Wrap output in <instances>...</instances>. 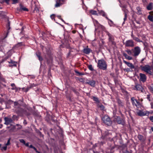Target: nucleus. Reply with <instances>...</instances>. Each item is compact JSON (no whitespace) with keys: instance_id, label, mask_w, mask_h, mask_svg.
Listing matches in <instances>:
<instances>
[{"instance_id":"f257e3e1","label":"nucleus","mask_w":153,"mask_h":153,"mask_svg":"<svg viewBox=\"0 0 153 153\" xmlns=\"http://www.w3.org/2000/svg\"><path fill=\"white\" fill-rule=\"evenodd\" d=\"M141 69L146 74L150 75H153V68L151 67L149 65H146L144 66L141 65L140 66Z\"/></svg>"},{"instance_id":"f03ea898","label":"nucleus","mask_w":153,"mask_h":153,"mask_svg":"<svg viewBox=\"0 0 153 153\" xmlns=\"http://www.w3.org/2000/svg\"><path fill=\"white\" fill-rule=\"evenodd\" d=\"M97 67L100 69L105 70L107 69V65L104 59L98 60Z\"/></svg>"},{"instance_id":"7ed1b4c3","label":"nucleus","mask_w":153,"mask_h":153,"mask_svg":"<svg viewBox=\"0 0 153 153\" xmlns=\"http://www.w3.org/2000/svg\"><path fill=\"white\" fill-rule=\"evenodd\" d=\"M102 120L103 122L108 126L111 125L112 122L110 118L108 115H105L102 118Z\"/></svg>"},{"instance_id":"20e7f679","label":"nucleus","mask_w":153,"mask_h":153,"mask_svg":"<svg viewBox=\"0 0 153 153\" xmlns=\"http://www.w3.org/2000/svg\"><path fill=\"white\" fill-rule=\"evenodd\" d=\"M123 44L127 47H133L134 46V42L132 39L127 40L125 42L123 41Z\"/></svg>"},{"instance_id":"39448f33","label":"nucleus","mask_w":153,"mask_h":153,"mask_svg":"<svg viewBox=\"0 0 153 153\" xmlns=\"http://www.w3.org/2000/svg\"><path fill=\"white\" fill-rule=\"evenodd\" d=\"M134 54L133 56H138L141 52V49L140 47L139 46H136L134 48V49H131Z\"/></svg>"},{"instance_id":"423d86ee","label":"nucleus","mask_w":153,"mask_h":153,"mask_svg":"<svg viewBox=\"0 0 153 153\" xmlns=\"http://www.w3.org/2000/svg\"><path fill=\"white\" fill-rule=\"evenodd\" d=\"M111 134L108 131H105L104 132L102 133V137L103 139H110L112 138Z\"/></svg>"},{"instance_id":"0eeeda50","label":"nucleus","mask_w":153,"mask_h":153,"mask_svg":"<svg viewBox=\"0 0 153 153\" xmlns=\"http://www.w3.org/2000/svg\"><path fill=\"white\" fill-rule=\"evenodd\" d=\"M107 35L108 36L109 42L111 43L112 45L115 46L116 43L114 41V36L108 32H107Z\"/></svg>"},{"instance_id":"6e6552de","label":"nucleus","mask_w":153,"mask_h":153,"mask_svg":"<svg viewBox=\"0 0 153 153\" xmlns=\"http://www.w3.org/2000/svg\"><path fill=\"white\" fill-rule=\"evenodd\" d=\"M85 83L89 85L92 87H94L95 86L96 82L93 79H87L86 80Z\"/></svg>"},{"instance_id":"1a4fd4ad","label":"nucleus","mask_w":153,"mask_h":153,"mask_svg":"<svg viewBox=\"0 0 153 153\" xmlns=\"http://www.w3.org/2000/svg\"><path fill=\"white\" fill-rule=\"evenodd\" d=\"M137 115L140 116H143L145 115H148L149 114V112L147 111H143L142 110H139L137 112Z\"/></svg>"},{"instance_id":"9d476101","label":"nucleus","mask_w":153,"mask_h":153,"mask_svg":"<svg viewBox=\"0 0 153 153\" xmlns=\"http://www.w3.org/2000/svg\"><path fill=\"white\" fill-rule=\"evenodd\" d=\"M140 79L139 80L143 82H145L147 79V77L144 74L140 73L139 74Z\"/></svg>"},{"instance_id":"9b49d317","label":"nucleus","mask_w":153,"mask_h":153,"mask_svg":"<svg viewBox=\"0 0 153 153\" xmlns=\"http://www.w3.org/2000/svg\"><path fill=\"white\" fill-rule=\"evenodd\" d=\"M134 90L140 91L141 92L144 93L145 92V90L142 87V86L140 84H136L134 86Z\"/></svg>"},{"instance_id":"f8f14e48","label":"nucleus","mask_w":153,"mask_h":153,"mask_svg":"<svg viewBox=\"0 0 153 153\" xmlns=\"http://www.w3.org/2000/svg\"><path fill=\"white\" fill-rule=\"evenodd\" d=\"M114 120L115 121L119 124H123L124 123V121L123 119L119 116H116Z\"/></svg>"},{"instance_id":"ddd939ff","label":"nucleus","mask_w":153,"mask_h":153,"mask_svg":"<svg viewBox=\"0 0 153 153\" xmlns=\"http://www.w3.org/2000/svg\"><path fill=\"white\" fill-rule=\"evenodd\" d=\"M4 120L5 122L4 124L7 125H8L10 123H12L13 122L12 119L10 118L5 117L4 118Z\"/></svg>"},{"instance_id":"4468645a","label":"nucleus","mask_w":153,"mask_h":153,"mask_svg":"<svg viewBox=\"0 0 153 153\" xmlns=\"http://www.w3.org/2000/svg\"><path fill=\"white\" fill-rule=\"evenodd\" d=\"M123 10L124 12V14L125 17L123 19L124 22H123V24L124 23V22L127 19V14L128 13V11L127 9L126 8L123 9Z\"/></svg>"},{"instance_id":"2eb2a0df","label":"nucleus","mask_w":153,"mask_h":153,"mask_svg":"<svg viewBox=\"0 0 153 153\" xmlns=\"http://www.w3.org/2000/svg\"><path fill=\"white\" fill-rule=\"evenodd\" d=\"M63 1H64L62 0H57L55 7H60L63 4Z\"/></svg>"},{"instance_id":"dca6fc26","label":"nucleus","mask_w":153,"mask_h":153,"mask_svg":"<svg viewBox=\"0 0 153 153\" xmlns=\"http://www.w3.org/2000/svg\"><path fill=\"white\" fill-rule=\"evenodd\" d=\"M99 13L100 15H102V16L105 17L107 19L109 20L112 23H113L112 21L109 19L106 16V14L105 12L102 10H101L100 11L98 10Z\"/></svg>"},{"instance_id":"f3484780","label":"nucleus","mask_w":153,"mask_h":153,"mask_svg":"<svg viewBox=\"0 0 153 153\" xmlns=\"http://www.w3.org/2000/svg\"><path fill=\"white\" fill-rule=\"evenodd\" d=\"M117 103L119 107L121 108L124 107V103L122 102L120 99H118L117 100Z\"/></svg>"},{"instance_id":"a211bd4d","label":"nucleus","mask_w":153,"mask_h":153,"mask_svg":"<svg viewBox=\"0 0 153 153\" xmlns=\"http://www.w3.org/2000/svg\"><path fill=\"white\" fill-rule=\"evenodd\" d=\"M83 51L84 53L87 54H88L91 52H92V50L88 48H84Z\"/></svg>"},{"instance_id":"6ab92c4d","label":"nucleus","mask_w":153,"mask_h":153,"mask_svg":"<svg viewBox=\"0 0 153 153\" xmlns=\"http://www.w3.org/2000/svg\"><path fill=\"white\" fill-rule=\"evenodd\" d=\"M123 62L129 67L131 69H133L134 68V67L133 64L125 60L123 61Z\"/></svg>"},{"instance_id":"aec40b11","label":"nucleus","mask_w":153,"mask_h":153,"mask_svg":"<svg viewBox=\"0 0 153 153\" xmlns=\"http://www.w3.org/2000/svg\"><path fill=\"white\" fill-rule=\"evenodd\" d=\"M20 8L19 9V11H21L22 10L25 11H28V9L26 8L25 7H24L21 4H20Z\"/></svg>"},{"instance_id":"412c9836","label":"nucleus","mask_w":153,"mask_h":153,"mask_svg":"<svg viewBox=\"0 0 153 153\" xmlns=\"http://www.w3.org/2000/svg\"><path fill=\"white\" fill-rule=\"evenodd\" d=\"M153 8V4L152 2L149 3V4L147 6L146 8L148 10H152Z\"/></svg>"},{"instance_id":"4be33fe9","label":"nucleus","mask_w":153,"mask_h":153,"mask_svg":"<svg viewBox=\"0 0 153 153\" xmlns=\"http://www.w3.org/2000/svg\"><path fill=\"white\" fill-rule=\"evenodd\" d=\"M131 100L132 103L133 105L137 107V105L136 103H135V99L134 97H132L131 98Z\"/></svg>"},{"instance_id":"5701e85b","label":"nucleus","mask_w":153,"mask_h":153,"mask_svg":"<svg viewBox=\"0 0 153 153\" xmlns=\"http://www.w3.org/2000/svg\"><path fill=\"white\" fill-rule=\"evenodd\" d=\"M36 55L40 61H42L43 60L42 58L40 55L41 54L40 52H39L38 53H36Z\"/></svg>"},{"instance_id":"b1692460","label":"nucleus","mask_w":153,"mask_h":153,"mask_svg":"<svg viewBox=\"0 0 153 153\" xmlns=\"http://www.w3.org/2000/svg\"><path fill=\"white\" fill-rule=\"evenodd\" d=\"M149 89L150 91L153 93V84H151L149 85L148 86Z\"/></svg>"},{"instance_id":"393cba45","label":"nucleus","mask_w":153,"mask_h":153,"mask_svg":"<svg viewBox=\"0 0 153 153\" xmlns=\"http://www.w3.org/2000/svg\"><path fill=\"white\" fill-rule=\"evenodd\" d=\"M136 9L137 11V14L138 15H141L142 14L141 9L139 7H137Z\"/></svg>"},{"instance_id":"a878e982","label":"nucleus","mask_w":153,"mask_h":153,"mask_svg":"<svg viewBox=\"0 0 153 153\" xmlns=\"http://www.w3.org/2000/svg\"><path fill=\"white\" fill-rule=\"evenodd\" d=\"M98 106L100 108V109L101 110L104 111L105 110V106L102 104H99Z\"/></svg>"},{"instance_id":"bb28decb","label":"nucleus","mask_w":153,"mask_h":153,"mask_svg":"<svg viewBox=\"0 0 153 153\" xmlns=\"http://www.w3.org/2000/svg\"><path fill=\"white\" fill-rule=\"evenodd\" d=\"M92 97H93L92 99L94 101H95L97 102H100V101L98 99V98L97 97H94V96H93Z\"/></svg>"},{"instance_id":"cd10ccee","label":"nucleus","mask_w":153,"mask_h":153,"mask_svg":"<svg viewBox=\"0 0 153 153\" xmlns=\"http://www.w3.org/2000/svg\"><path fill=\"white\" fill-rule=\"evenodd\" d=\"M90 12L91 14L93 15H97V12L95 10H91L90 11Z\"/></svg>"},{"instance_id":"c85d7f7f","label":"nucleus","mask_w":153,"mask_h":153,"mask_svg":"<svg viewBox=\"0 0 153 153\" xmlns=\"http://www.w3.org/2000/svg\"><path fill=\"white\" fill-rule=\"evenodd\" d=\"M148 18L151 22H153V16L149 15L148 16Z\"/></svg>"},{"instance_id":"c756f323","label":"nucleus","mask_w":153,"mask_h":153,"mask_svg":"<svg viewBox=\"0 0 153 153\" xmlns=\"http://www.w3.org/2000/svg\"><path fill=\"white\" fill-rule=\"evenodd\" d=\"M88 68L89 70L91 71H93L94 70V69L93 68L92 65H90L88 66Z\"/></svg>"},{"instance_id":"7c9ffc66","label":"nucleus","mask_w":153,"mask_h":153,"mask_svg":"<svg viewBox=\"0 0 153 153\" xmlns=\"http://www.w3.org/2000/svg\"><path fill=\"white\" fill-rule=\"evenodd\" d=\"M133 40L138 42H143L142 41L140 40L138 38L136 37H135Z\"/></svg>"},{"instance_id":"2f4dec72","label":"nucleus","mask_w":153,"mask_h":153,"mask_svg":"<svg viewBox=\"0 0 153 153\" xmlns=\"http://www.w3.org/2000/svg\"><path fill=\"white\" fill-rule=\"evenodd\" d=\"M23 45V44L22 42L18 43L16 45V47H18L19 46H22Z\"/></svg>"},{"instance_id":"473e14b6","label":"nucleus","mask_w":153,"mask_h":153,"mask_svg":"<svg viewBox=\"0 0 153 153\" xmlns=\"http://www.w3.org/2000/svg\"><path fill=\"white\" fill-rule=\"evenodd\" d=\"M131 50H126V51L127 52L128 54L129 55H131L132 54V52H131Z\"/></svg>"},{"instance_id":"72a5a7b5","label":"nucleus","mask_w":153,"mask_h":153,"mask_svg":"<svg viewBox=\"0 0 153 153\" xmlns=\"http://www.w3.org/2000/svg\"><path fill=\"white\" fill-rule=\"evenodd\" d=\"M12 120H17V117L16 115H13L12 117Z\"/></svg>"},{"instance_id":"f704fd0d","label":"nucleus","mask_w":153,"mask_h":153,"mask_svg":"<svg viewBox=\"0 0 153 153\" xmlns=\"http://www.w3.org/2000/svg\"><path fill=\"white\" fill-rule=\"evenodd\" d=\"M143 138V136L142 135L139 134L138 136V139L140 140H141Z\"/></svg>"},{"instance_id":"c9c22d12","label":"nucleus","mask_w":153,"mask_h":153,"mask_svg":"<svg viewBox=\"0 0 153 153\" xmlns=\"http://www.w3.org/2000/svg\"><path fill=\"white\" fill-rule=\"evenodd\" d=\"M13 1L12 4H13L17 3L19 2V0H12Z\"/></svg>"},{"instance_id":"e433bc0d","label":"nucleus","mask_w":153,"mask_h":153,"mask_svg":"<svg viewBox=\"0 0 153 153\" xmlns=\"http://www.w3.org/2000/svg\"><path fill=\"white\" fill-rule=\"evenodd\" d=\"M16 126H17L19 127L18 128V129H21L22 127V126L21 125L19 124H16L15 126H14V127L15 128Z\"/></svg>"},{"instance_id":"4c0bfd02","label":"nucleus","mask_w":153,"mask_h":153,"mask_svg":"<svg viewBox=\"0 0 153 153\" xmlns=\"http://www.w3.org/2000/svg\"><path fill=\"white\" fill-rule=\"evenodd\" d=\"M55 16V14H53L51 15V16H50L52 20L53 19L54 21H55V19H54Z\"/></svg>"},{"instance_id":"58836bf2","label":"nucleus","mask_w":153,"mask_h":153,"mask_svg":"<svg viewBox=\"0 0 153 153\" xmlns=\"http://www.w3.org/2000/svg\"><path fill=\"white\" fill-rule=\"evenodd\" d=\"M19 103L17 102H14V105L15 106V108L16 107V106H19Z\"/></svg>"},{"instance_id":"ea45409f","label":"nucleus","mask_w":153,"mask_h":153,"mask_svg":"<svg viewBox=\"0 0 153 153\" xmlns=\"http://www.w3.org/2000/svg\"><path fill=\"white\" fill-rule=\"evenodd\" d=\"M143 44V45L145 48H146L148 46V44L146 42H144L143 41L142 42Z\"/></svg>"},{"instance_id":"a19ab883","label":"nucleus","mask_w":153,"mask_h":153,"mask_svg":"<svg viewBox=\"0 0 153 153\" xmlns=\"http://www.w3.org/2000/svg\"><path fill=\"white\" fill-rule=\"evenodd\" d=\"M135 101L136 102L137 104V106H139L140 105V103L138 101L135 99Z\"/></svg>"},{"instance_id":"79ce46f5","label":"nucleus","mask_w":153,"mask_h":153,"mask_svg":"<svg viewBox=\"0 0 153 153\" xmlns=\"http://www.w3.org/2000/svg\"><path fill=\"white\" fill-rule=\"evenodd\" d=\"M19 140L21 143H23L24 144H25V142L23 139H20Z\"/></svg>"},{"instance_id":"37998d69","label":"nucleus","mask_w":153,"mask_h":153,"mask_svg":"<svg viewBox=\"0 0 153 153\" xmlns=\"http://www.w3.org/2000/svg\"><path fill=\"white\" fill-rule=\"evenodd\" d=\"M75 72L77 74H79V75H84V74H82V73H80L79 72L77 71H75Z\"/></svg>"},{"instance_id":"c03bdc74","label":"nucleus","mask_w":153,"mask_h":153,"mask_svg":"<svg viewBox=\"0 0 153 153\" xmlns=\"http://www.w3.org/2000/svg\"><path fill=\"white\" fill-rule=\"evenodd\" d=\"M10 139H9L7 141V143L5 145L6 146H8L10 144Z\"/></svg>"},{"instance_id":"a18cd8bd","label":"nucleus","mask_w":153,"mask_h":153,"mask_svg":"<svg viewBox=\"0 0 153 153\" xmlns=\"http://www.w3.org/2000/svg\"><path fill=\"white\" fill-rule=\"evenodd\" d=\"M7 146H5L1 148V150H4L5 151L6 150H7Z\"/></svg>"},{"instance_id":"49530a36","label":"nucleus","mask_w":153,"mask_h":153,"mask_svg":"<svg viewBox=\"0 0 153 153\" xmlns=\"http://www.w3.org/2000/svg\"><path fill=\"white\" fill-rule=\"evenodd\" d=\"M147 98L149 101H151L150 96L148 94L147 95Z\"/></svg>"},{"instance_id":"de8ad7c7","label":"nucleus","mask_w":153,"mask_h":153,"mask_svg":"<svg viewBox=\"0 0 153 153\" xmlns=\"http://www.w3.org/2000/svg\"><path fill=\"white\" fill-rule=\"evenodd\" d=\"M18 112H22L23 109L22 108H19V110H16Z\"/></svg>"},{"instance_id":"09e8293b","label":"nucleus","mask_w":153,"mask_h":153,"mask_svg":"<svg viewBox=\"0 0 153 153\" xmlns=\"http://www.w3.org/2000/svg\"><path fill=\"white\" fill-rule=\"evenodd\" d=\"M123 56L125 57V58L126 59L127 57L128 56V55H127V54L125 53H123Z\"/></svg>"},{"instance_id":"8fccbe9b","label":"nucleus","mask_w":153,"mask_h":153,"mask_svg":"<svg viewBox=\"0 0 153 153\" xmlns=\"http://www.w3.org/2000/svg\"><path fill=\"white\" fill-rule=\"evenodd\" d=\"M124 71H126V72H127L130 71V69L129 68H127L125 69H124Z\"/></svg>"},{"instance_id":"3c124183","label":"nucleus","mask_w":153,"mask_h":153,"mask_svg":"<svg viewBox=\"0 0 153 153\" xmlns=\"http://www.w3.org/2000/svg\"><path fill=\"white\" fill-rule=\"evenodd\" d=\"M126 59L129 60H131L132 59V57L128 56Z\"/></svg>"},{"instance_id":"603ef678","label":"nucleus","mask_w":153,"mask_h":153,"mask_svg":"<svg viewBox=\"0 0 153 153\" xmlns=\"http://www.w3.org/2000/svg\"><path fill=\"white\" fill-rule=\"evenodd\" d=\"M149 119L153 123V116H150L149 117Z\"/></svg>"},{"instance_id":"864d4df0","label":"nucleus","mask_w":153,"mask_h":153,"mask_svg":"<svg viewBox=\"0 0 153 153\" xmlns=\"http://www.w3.org/2000/svg\"><path fill=\"white\" fill-rule=\"evenodd\" d=\"M72 90L76 94L77 92L75 88H72Z\"/></svg>"},{"instance_id":"5fc2aeb1","label":"nucleus","mask_w":153,"mask_h":153,"mask_svg":"<svg viewBox=\"0 0 153 153\" xmlns=\"http://www.w3.org/2000/svg\"><path fill=\"white\" fill-rule=\"evenodd\" d=\"M33 149L34 150L36 151V153H40V152H39L38 151L37 149L35 147H34L33 148Z\"/></svg>"},{"instance_id":"6e6d98bb","label":"nucleus","mask_w":153,"mask_h":153,"mask_svg":"<svg viewBox=\"0 0 153 153\" xmlns=\"http://www.w3.org/2000/svg\"><path fill=\"white\" fill-rule=\"evenodd\" d=\"M23 123L25 126L26 125V124H27V122L26 121V120H24Z\"/></svg>"},{"instance_id":"4d7b16f0","label":"nucleus","mask_w":153,"mask_h":153,"mask_svg":"<svg viewBox=\"0 0 153 153\" xmlns=\"http://www.w3.org/2000/svg\"><path fill=\"white\" fill-rule=\"evenodd\" d=\"M4 1L7 4H8L10 0H4Z\"/></svg>"},{"instance_id":"13d9d810","label":"nucleus","mask_w":153,"mask_h":153,"mask_svg":"<svg viewBox=\"0 0 153 153\" xmlns=\"http://www.w3.org/2000/svg\"><path fill=\"white\" fill-rule=\"evenodd\" d=\"M131 36L133 39H134L136 37L134 35V34H131Z\"/></svg>"},{"instance_id":"bf43d9fd","label":"nucleus","mask_w":153,"mask_h":153,"mask_svg":"<svg viewBox=\"0 0 153 153\" xmlns=\"http://www.w3.org/2000/svg\"><path fill=\"white\" fill-rule=\"evenodd\" d=\"M9 63L13 64L14 63H15V62L13 61L12 60H10V61L9 62Z\"/></svg>"},{"instance_id":"052dcab7","label":"nucleus","mask_w":153,"mask_h":153,"mask_svg":"<svg viewBox=\"0 0 153 153\" xmlns=\"http://www.w3.org/2000/svg\"><path fill=\"white\" fill-rule=\"evenodd\" d=\"M24 145H25L26 146H27V147H28L29 146V143H25V144H24Z\"/></svg>"},{"instance_id":"680f3d73","label":"nucleus","mask_w":153,"mask_h":153,"mask_svg":"<svg viewBox=\"0 0 153 153\" xmlns=\"http://www.w3.org/2000/svg\"><path fill=\"white\" fill-rule=\"evenodd\" d=\"M150 104L151 108L153 109V102H151Z\"/></svg>"},{"instance_id":"e2e57ef3","label":"nucleus","mask_w":153,"mask_h":153,"mask_svg":"<svg viewBox=\"0 0 153 153\" xmlns=\"http://www.w3.org/2000/svg\"><path fill=\"white\" fill-rule=\"evenodd\" d=\"M11 86L13 87H15V84L14 83H12L11 84Z\"/></svg>"},{"instance_id":"0e129e2a","label":"nucleus","mask_w":153,"mask_h":153,"mask_svg":"<svg viewBox=\"0 0 153 153\" xmlns=\"http://www.w3.org/2000/svg\"><path fill=\"white\" fill-rule=\"evenodd\" d=\"M29 147L30 148H32L33 149L34 147V146H33V145H30L29 146Z\"/></svg>"},{"instance_id":"69168bd1","label":"nucleus","mask_w":153,"mask_h":153,"mask_svg":"<svg viewBox=\"0 0 153 153\" xmlns=\"http://www.w3.org/2000/svg\"><path fill=\"white\" fill-rule=\"evenodd\" d=\"M57 18L58 19H61V16L58 15V16H57Z\"/></svg>"},{"instance_id":"338daca9","label":"nucleus","mask_w":153,"mask_h":153,"mask_svg":"<svg viewBox=\"0 0 153 153\" xmlns=\"http://www.w3.org/2000/svg\"><path fill=\"white\" fill-rule=\"evenodd\" d=\"M16 87H13L12 88V90H15L16 89Z\"/></svg>"},{"instance_id":"774afa93","label":"nucleus","mask_w":153,"mask_h":153,"mask_svg":"<svg viewBox=\"0 0 153 153\" xmlns=\"http://www.w3.org/2000/svg\"><path fill=\"white\" fill-rule=\"evenodd\" d=\"M142 1L143 2L145 3V2H146L147 0H142Z\"/></svg>"}]
</instances>
